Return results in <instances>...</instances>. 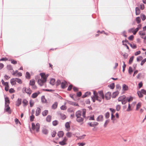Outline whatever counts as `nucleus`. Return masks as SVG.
<instances>
[{"instance_id":"nucleus-12","label":"nucleus","mask_w":146,"mask_h":146,"mask_svg":"<svg viewBox=\"0 0 146 146\" xmlns=\"http://www.w3.org/2000/svg\"><path fill=\"white\" fill-rule=\"evenodd\" d=\"M41 110L39 108H37L36 111L35 115L36 116H38L40 113Z\"/></svg>"},{"instance_id":"nucleus-13","label":"nucleus","mask_w":146,"mask_h":146,"mask_svg":"<svg viewBox=\"0 0 146 146\" xmlns=\"http://www.w3.org/2000/svg\"><path fill=\"white\" fill-rule=\"evenodd\" d=\"M22 103L23 105V106L24 107H26L28 104V101L25 99H24L23 100Z\"/></svg>"},{"instance_id":"nucleus-50","label":"nucleus","mask_w":146,"mask_h":146,"mask_svg":"<svg viewBox=\"0 0 146 146\" xmlns=\"http://www.w3.org/2000/svg\"><path fill=\"white\" fill-rule=\"evenodd\" d=\"M115 87L114 85V83H112L110 84V88L111 89H113Z\"/></svg>"},{"instance_id":"nucleus-55","label":"nucleus","mask_w":146,"mask_h":146,"mask_svg":"<svg viewBox=\"0 0 146 146\" xmlns=\"http://www.w3.org/2000/svg\"><path fill=\"white\" fill-rule=\"evenodd\" d=\"M72 87H73V86L72 85H71V84L68 87V89H67L68 90L70 91L72 89Z\"/></svg>"},{"instance_id":"nucleus-59","label":"nucleus","mask_w":146,"mask_h":146,"mask_svg":"<svg viewBox=\"0 0 146 146\" xmlns=\"http://www.w3.org/2000/svg\"><path fill=\"white\" fill-rule=\"evenodd\" d=\"M134 38L133 36L132 35L129 36L128 38V39L131 40H133Z\"/></svg>"},{"instance_id":"nucleus-24","label":"nucleus","mask_w":146,"mask_h":146,"mask_svg":"<svg viewBox=\"0 0 146 146\" xmlns=\"http://www.w3.org/2000/svg\"><path fill=\"white\" fill-rule=\"evenodd\" d=\"M64 134V133L62 131H60L58 133V135L59 137H62Z\"/></svg>"},{"instance_id":"nucleus-57","label":"nucleus","mask_w":146,"mask_h":146,"mask_svg":"<svg viewBox=\"0 0 146 146\" xmlns=\"http://www.w3.org/2000/svg\"><path fill=\"white\" fill-rule=\"evenodd\" d=\"M105 117L106 118H108L110 117V113L109 112L106 113L105 114Z\"/></svg>"},{"instance_id":"nucleus-40","label":"nucleus","mask_w":146,"mask_h":146,"mask_svg":"<svg viewBox=\"0 0 146 146\" xmlns=\"http://www.w3.org/2000/svg\"><path fill=\"white\" fill-rule=\"evenodd\" d=\"M26 78L28 79H30V75L29 73L28 72H27L26 74Z\"/></svg>"},{"instance_id":"nucleus-61","label":"nucleus","mask_w":146,"mask_h":146,"mask_svg":"<svg viewBox=\"0 0 146 146\" xmlns=\"http://www.w3.org/2000/svg\"><path fill=\"white\" fill-rule=\"evenodd\" d=\"M61 83V81L59 80H58L56 82V84L57 86H58L59 84H60Z\"/></svg>"},{"instance_id":"nucleus-17","label":"nucleus","mask_w":146,"mask_h":146,"mask_svg":"<svg viewBox=\"0 0 146 146\" xmlns=\"http://www.w3.org/2000/svg\"><path fill=\"white\" fill-rule=\"evenodd\" d=\"M58 103L56 102L52 105V108L53 109H56L58 106Z\"/></svg>"},{"instance_id":"nucleus-45","label":"nucleus","mask_w":146,"mask_h":146,"mask_svg":"<svg viewBox=\"0 0 146 146\" xmlns=\"http://www.w3.org/2000/svg\"><path fill=\"white\" fill-rule=\"evenodd\" d=\"M141 17L143 21L145 20L146 18V17L145 15L143 14L141 15Z\"/></svg>"},{"instance_id":"nucleus-19","label":"nucleus","mask_w":146,"mask_h":146,"mask_svg":"<svg viewBox=\"0 0 146 146\" xmlns=\"http://www.w3.org/2000/svg\"><path fill=\"white\" fill-rule=\"evenodd\" d=\"M59 115L62 119H64L66 118V115H65L64 114L60 113L59 114Z\"/></svg>"},{"instance_id":"nucleus-26","label":"nucleus","mask_w":146,"mask_h":146,"mask_svg":"<svg viewBox=\"0 0 146 146\" xmlns=\"http://www.w3.org/2000/svg\"><path fill=\"white\" fill-rule=\"evenodd\" d=\"M42 133L45 135H46L48 133V131L45 128H43L42 130Z\"/></svg>"},{"instance_id":"nucleus-58","label":"nucleus","mask_w":146,"mask_h":146,"mask_svg":"<svg viewBox=\"0 0 146 146\" xmlns=\"http://www.w3.org/2000/svg\"><path fill=\"white\" fill-rule=\"evenodd\" d=\"M35 118V116L34 115H32L30 117V121H33L34 118Z\"/></svg>"},{"instance_id":"nucleus-63","label":"nucleus","mask_w":146,"mask_h":146,"mask_svg":"<svg viewBox=\"0 0 146 146\" xmlns=\"http://www.w3.org/2000/svg\"><path fill=\"white\" fill-rule=\"evenodd\" d=\"M142 93L145 95H146V91L144 89H142L141 90Z\"/></svg>"},{"instance_id":"nucleus-22","label":"nucleus","mask_w":146,"mask_h":146,"mask_svg":"<svg viewBox=\"0 0 146 146\" xmlns=\"http://www.w3.org/2000/svg\"><path fill=\"white\" fill-rule=\"evenodd\" d=\"M122 89L124 91H126L128 90V86L125 84H123L122 86Z\"/></svg>"},{"instance_id":"nucleus-34","label":"nucleus","mask_w":146,"mask_h":146,"mask_svg":"<svg viewBox=\"0 0 146 146\" xmlns=\"http://www.w3.org/2000/svg\"><path fill=\"white\" fill-rule=\"evenodd\" d=\"M58 121L56 120H55L52 121V124L54 126H56L58 124Z\"/></svg>"},{"instance_id":"nucleus-7","label":"nucleus","mask_w":146,"mask_h":146,"mask_svg":"<svg viewBox=\"0 0 146 146\" xmlns=\"http://www.w3.org/2000/svg\"><path fill=\"white\" fill-rule=\"evenodd\" d=\"M137 32V31H136V29L134 28H131L128 30V32L129 33H133L134 35H135Z\"/></svg>"},{"instance_id":"nucleus-62","label":"nucleus","mask_w":146,"mask_h":146,"mask_svg":"<svg viewBox=\"0 0 146 146\" xmlns=\"http://www.w3.org/2000/svg\"><path fill=\"white\" fill-rule=\"evenodd\" d=\"M141 52L140 51H138L135 53V56H137L139 54L141 53Z\"/></svg>"},{"instance_id":"nucleus-1","label":"nucleus","mask_w":146,"mask_h":146,"mask_svg":"<svg viewBox=\"0 0 146 146\" xmlns=\"http://www.w3.org/2000/svg\"><path fill=\"white\" fill-rule=\"evenodd\" d=\"M86 110L85 109H82V112L80 110L77 111L75 113V115L76 117V120L78 122L80 123L81 124L83 123L84 118L86 117Z\"/></svg>"},{"instance_id":"nucleus-10","label":"nucleus","mask_w":146,"mask_h":146,"mask_svg":"<svg viewBox=\"0 0 146 146\" xmlns=\"http://www.w3.org/2000/svg\"><path fill=\"white\" fill-rule=\"evenodd\" d=\"M111 93L110 92H108L105 94V98L106 100H108L110 99Z\"/></svg>"},{"instance_id":"nucleus-64","label":"nucleus","mask_w":146,"mask_h":146,"mask_svg":"<svg viewBox=\"0 0 146 146\" xmlns=\"http://www.w3.org/2000/svg\"><path fill=\"white\" fill-rule=\"evenodd\" d=\"M78 144L79 145V146H83L85 145V143H78Z\"/></svg>"},{"instance_id":"nucleus-31","label":"nucleus","mask_w":146,"mask_h":146,"mask_svg":"<svg viewBox=\"0 0 146 146\" xmlns=\"http://www.w3.org/2000/svg\"><path fill=\"white\" fill-rule=\"evenodd\" d=\"M135 20L137 24H139L141 22V19L139 17H138L136 18Z\"/></svg>"},{"instance_id":"nucleus-44","label":"nucleus","mask_w":146,"mask_h":146,"mask_svg":"<svg viewBox=\"0 0 146 146\" xmlns=\"http://www.w3.org/2000/svg\"><path fill=\"white\" fill-rule=\"evenodd\" d=\"M30 106L31 107L34 104V102L33 100H31L29 102Z\"/></svg>"},{"instance_id":"nucleus-29","label":"nucleus","mask_w":146,"mask_h":146,"mask_svg":"<svg viewBox=\"0 0 146 146\" xmlns=\"http://www.w3.org/2000/svg\"><path fill=\"white\" fill-rule=\"evenodd\" d=\"M35 81L34 80H30L29 84L31 86H33L35 85Z\"/></svg>"},{"instance_id":"nucleus-4","label":"nucleus","mask_w":146,"mask_h":146,"mask_svg":"<svg viewBox=\"0 0 146 146\" xmlns=\"http://www.w3.org/2000/svg\"><path fill=\"white\" fill-rule=\"evenodd\" d=\"M32 129L36 131V132H38L39 131V129L40 127V125L38 123H36V125L33 123H32Z\"/></svg>"},{"instance_id":"nucleus-9","label":"nucleus","mask_w":146,"mask_h":146,"mask_svg":"<svg viewBox=\"0 0 146 146\" xmlns=\"http://www.w3.org/2000/svg\"><path fill=\"white\" fill-rule=\"evenodd\" d=\"M65 126L66 128V131H70V126L69 123L68 122H66L65 124Z\"/></svg>"},{"instance_id":"nucleus-32","label":"nucleus","mask_w":146,"mask_h":146,"mask_svg":"<svg viewBox=\"0 0 146 146\" xmlns=\"http://www.w3.org/2000/svg\"><path fill=\"white\" fill-rule=\"evenodd\" d=\"M128 44L133 48H137L136 45L135 44H131L129 43H128Z\"/></svg>"},{"instance_id":"nucleus-25","label":"nucleus","mask_w":146,"mask_h":146,"mask_svg":"<svg viewBox=\"0 0 146 146\" xmlns=\"http://www.w3.org/2000/svg\"><path fill=\"white\" fill-rule=\"evenodd\" d=\"M103 117L102 115H99L97 118V120L98 121H102L103 120Z\"/></svg>"},{"instance_id":"nucleus-51","label":"nucleus","mask_w":146,"mask_h":146,"mask_svg":"<svg viewBox=\"0 0 146 146\" xmlns=\"http://www.w3.org/2000/svg\"><path fill=\"white\" fill-rule=\"evenodd\" d=\"M141 27V24H139L137 26V27L136 29V31H139V29H140Z\"/></svg>"},{"instance_id":"nucleus-48","label":"nucleus","mask_w":146,"mask_h":146,"mask_svg":"<svg viewBox=\"0 0 146 146\" xmlns=\"http://www.w3.org/2000/svg\"><path fill=\"white\" fill-rule=\"evenodd\" d=\"M56 134V132L55 131H53L52 132L51 135L52 137H54Z\"/></svg>"},{"instance_id":"nucleus-38","label":"nucleus","mask_w":146,"mask_h":146,"mask_svg":"<svg viewBox=\"0 0 146 146\" xmlns=\"http://www.w3.org/2000/svg\"><path fill=\"white\" fill-rule=\"evenodd\" d=\"M133 58L134 56H132L130 58L129 62V64H131V63L133 61Z\"/></svg>"},{"instance_id":"nucleus-43","label":"nucleus","mask_w":146,"mask_h":146,"mask_svg":"<svg viewBox=\"0 0 146 146\" xmlns=\"http://www.w3.org/2000/svg\"><path fill=\"white\" fill-rule=\"evenodd\" d=\"M60 109L62 110H65L67 108L65 105H62L60 107Z\"/></svg>"},{"instance_id":"nucleus-27","label":"nucleus","mask_w":146,"mask_h":146,"mask_svg":"<svg viewBox=\"0 0 146 146\" xmlns=\"http://www.w3.org/2000/svg\"><path fill=\"white\" fill-rule=\"evenodd\" d=\"M52 117L50 115H48L46 118V121L48 122H50L51 120Z\"/></svg>"},{"instance_id":"nucleus-15","label":"nucleus","mask_w":146,"mask_h":146,"mask_svg":"<svg viewBox=\"0 0 146 146\" xmlns=\"http://www.w3.org/2000/svg\"><path fill=\"white\" fill-rule=\"evenodd\" d=\"M21 103V99L18 98L16 102V105L17 106H19Z\"/></svg>"},{"instance_id":"nucleus-2","label":"nucleus","mask_w":146,"mask_h":146,"mask_svg":"<svg viewBox=\"0 0 146 146\" xmlns=\"http://www.w3.org/2000/svg\"><path fill=\"white\" fill-rule=\"evenodd\" d=\"M94 96L92 97L93 102H95L96 100L98 101L99 102H100L102 98L104 99V98L103 92L101 91L98 92V94L95 91H93Z\"/></svg>"},{"instance_id":"nucleus-6","label":"nucleus","mask_w":146,"mask_h":146,"mask_svg":"<svg viewBox=\"0 0 146 146\" xmlns=\"http://www.w3.org/2000/svg\"><path fill=\"white\" fill-rule=\"evenodd\" d=\"M68 139L65 137L62 141L59 142V144L62 145H66L67 144L66 141Z\"/></svg>"},{"instance_id":"nucleus-5","label":"nucleus","mask_w":146,"mask_h":146,"mask_svg":"<svg viewBox=\"0 0 146 146\" xmlns=\"http://www.w3.org/2000/svg\"><path fill=\"white\" fill-rule=\"evenodd\" d=\"M127 100L124 95L121 96L118 98V101L121 102L123 104H125L127 102Z\"/></svg>"},{"instance_id":"nucleus-33","label":"nucleus","mask_w":146,"mask_h":146,"mask_svg":"<svg viewBox=\"0 0 146 146\" xmlns=\"http://www.w3.org/2000/svg\"><path fill=\"white\" fill-rule=\"evenodd\" d=\"M66 136L69 138H70L72 136V133L71 132H68L66 134Z\"/></svg>"},{"instance_id":"nucleus-21","label":"nucleus","mask_w":146,"mask_h":146,"mask_svg":"<svg viewBox=\"0 0 146 146\" xmlns=\"http://www.w3.org/2000/svg\"><path fill=\"white\" fill-rule=\"evenodd\" d=\"M135 13L136 15H139L140 13V10L138 7H136L135 8Z\"/></svg>"},{"instance_id":"nucleus-35","label":"nucleus","mask_w":146,"mask_h":146,"mask_svg":"<svg viewBox=\"0 0 146 146\" xmlns=\"http://www.w3.org/2000/svg\"><path fill=\"white\" fill-rule=\"evenodd\" d=\"M141 106V103L140 102L139 103L137 104L136 106V110H137L139 109L140 108Z\"/></svg>"},{"instance_id":"nucleus-41","label":"nucleus","mask_w":146,"mask_h":146,"mask_svg":"<svg viewBox=\"0 0 146 146\" xmlns=\"http://www.w3.org/2000/svg\"><path fill=\"white\" fill-rule=\"evenodd\" d=\"M5 106L6 111L7 112L9 111L10 109L9 107V105H5Z\"/></svg>"},{"instance_id":"nucleus-46","label":"nucleus","mask_w":146,"mask_h":146,"mask_svg":"<svg viewBox=\"0 0 146 146\" xmlns=\"http://www.w3.org/2000/svg\"><path fill=\"white\" fill-rule=\"evenodd\" d=\"M11 63L14 64H16L17 63V61L15 60L11 59Z\"/></svg>"},{"instance_id":"nucleus-49","label":"nucleus","mask_w":146,"mask_h":146,"mask_svg":"<svg viewBox=\"0 0 146 146\" xmlns=\"http://www.w3.org/2000/svg\"><path fill=\"white\" fill-rule=\"evenodd\" d=\"M133 72V70L131 67H129V73L131 74Z\"/></svg>"},{"instance_id":"nucleus-39","label":"nucleus","mask_w":146,"mask_h":146,"mask_svg":"<svg viewBox=\"0 0 146 146\" xmlns=\"http://www.w3.org/2000/svg\"><path fill=\"white\" fill-rule=\"evenodd\" d=\"M55 82V80L54 79H52L51 80L50 83L52 85H53L54 84Z\"/></svg>"},{"instance_id":"nucleus-54","label":"nucleus","mask_w":146,"mask_h":146,"mask_svg":"<svg viewBox=\"0 0 146 146\" xmlns=\"http://www.w3.org/2000/svg\"><path fill=\"white\" fill-rule=\"evenodd\" d=\"M140 8L141 10H143L145 8V6L143 4H141L140 5Z\"/></svg>"},{"instance_id":"nucleus-60","label":"nucleus","mask_w":146,"mask_h":146,"mask_svg":"<svg viewBox=\"0 0 146 146\" xmlns=\"http://www.w3.org/2000/svg\"><path fill=\"white\" fill-rule=\"evenodd\" d=\"M120 108L121 107L119 105H117L116 107V110L117 111H119L120 110Z\"/></svg>"},{"instance_id":"nucleus-37","label":"nucleus","mask_w":146,"mask_h":146,"mask_svg":"<svg viewBox=\"0 0 146 146\" xmlns=\"http://www.w3.org/2000/svg\"><path fill=\"white\" fill-rule=\"evenodd\" d=\"M119 94L118 92H114L113 94V98L115 97Z\"/></svg>"},{"instance_id":"nucleus-36","label":"nucleus","mask_w":146,"mask_h":146,"mask_svg":"<svg viewBox=\"0 0 146 146\" xmlns=\"http://www.w3.org/2000/svg\"><path fill=\"white\" fill-rule=\"evenodd\" d=\"M16 81L19 84H21L22 83V80L19 78H16Z\"/></svg>"},{"instance_id":"nucleus-56","label":"nucleus","mask_w":146,"mask_h":146,"mask_svg":"<svg viewBox=\"0 0 146 146\" xmlns=\"http://www.w3.org/2000/svg\"><path fill=\"white\" fill-rule=\"evenodd\" d=\"M139 34L141 35H145V33L143 32L142 31H139Z\"/></svg>"},{"instance_id":"nucleus-18","label":"nucleus","mask_w":146,"mask_h":146,"mask_svg":"<svg viewBox=\"0 0 146 146\" xmlns=\"http://www.w3.org/2000/svg\"><path fill=\"white\" fill-rule=\"evenodd\" d=\"M5 85V90L6 91H8V90H9V88L8 82H6L5 83V85Z\"/></svg>"},{"instance_id":"nucleus-52","label":"nucleus","mask_w":146,"mask_h":146,"mask_svg":"<svg viewBox=\"0 0 146 146\" xmlns=\"http://www.w3.org/2000/svg\"><path fill=\"white\" fill-rule=\"evenodd\" d=\"M9 92L11 93H13L15 92V90L13 88H11L9 90Z\"/></svg>"},{"instance_id":"nucleus-30","label":"nucleus","mask_w":146,"mask_h":146,"mask_svg":"<svg viewBox=\"0 0 146 146\" xmlns=\"http://www.w3.org/2000/svg\"><path fill=\"white\" fill-rule=\"evenodd\" d=\"M137 94L139 98H142L143 96V95L142 94V92L141 90L137 92Z\"/></svg>"},{"instance_id":"nucleus-16","label":"nucleus","mask_w":146,"mask_h":146,"mask_svg":"<svg viewBox=\"0 0 146 146\" xmlns=\"http://www.w3.org/2000/svg\"><path fill=\"white\" fill-rule=\"evenodd\" d=\"M39 94L40 92H39L34 93L32 95V97L33 98H35Z\"/></svg>"},{"instance_id":"nucleus-28","label":"nucleus","mask_w":146,"mask_h":146,"mask_svg":"<svg viewBox=\"0 0 146 146\" xmlns=\"http://www.w3.org/2000/svg\"><path fill=\"white\" fill-rule=\"evenodd\" d=\"M48 110H45L42 112V115L44 116H46L48 113Z\"/></svg>"},{"instance_id":"nucleus-14","label":"nucleus","mask_w":146,"mask_h":146,"mask_svg":"<svg viewBox=\"0 0 146 146\" xmlns=\"http://www.w3.org/2000/svg\"><path fill=\"white\" fill-rule=\"evenodd\" d=\"M16 78H13L11 79L10 80V83L12 85H14L16 84Z\"/></svg>"},{"instance_id":"nucleus-3","label":"nucleus","mask_w":146,"mask_h":146,"mask_svg":"<svg viewBox=\"0 0 146 146\" xmlns=\"http://www.w3.org/2000/svg\"><path fill=\"white\" fill-rule=\"evenodd\" d=\"M40 75L41 76V78L38 80V83L39 85L42 86L43 84L45 82L46 80L47 77L45 73H41Z\"/></svg>"},{"instance_id":"nucleus-11","label":"nucleus","mask_w":146,"mask_h":146,"mask_svg":"<svg viewBox=\"0 0 146 146\" xmlns=\"http://www.w3.org/2000/svg\"><path fill=\"white\" fill-rule=\"evenodd\" d=\"M24 89L25 92L27 93L29 95H30L31 94L32 91V90L29 88H25Z\"/></svg>"},{"instance_id":"nucleus-23","label":"nucleus","mask_w":146,"mask_h":146,"mask_svg":"<svg viewBox=\"0 0 146 146\" xmlns=\"http://www.w3.org/2000/svg\"><path fill=\"white\" fill-rule=\"evenodd\" d=\"M91 92H86L84 95L82 96V97L83 98H85L86 97L88 96L91 95Z\"/></svg>"},{"instance_id":"nucleus-42","label":"nucleus","mask_w":146,"mask_h":146,"mask_svg":"<svg viewBox=\"0 0 146 146\" xmlns=\"http://www.w3.org/2000/svg\"><path fill=\"white\" fill-rule=\"evenodd\" d=\"M109 119L107 120L106 121L105 123L104 124V127H106L107 126V125L109 123Z\"/></svg>"},{"instance_id":"nucleus-8","label":"nucleus","mask_w":146,"mask_h":146,"mask_svg":"<svg viewBox=\"0 0 146 146\" xmlns=\"http://www.w3.org/2000/svg\"><path fill=\"white\" fill-rule=\"evenodd\" d=\"M68 84L65 81H64L61 83V87L62 88L64 89L67 87Z\"/></svg>"},{"instance_id":"nucleus-53","label":"nucleus","mask_w":146,"mask_h":146,"mask_svg":"<svg viewBox=\"0 0 146 146\" xmlns=\"http://www.w3.org/2000/svg\"><path fill=\"white\" fill-rule=\"evenodd\" d=\"M145 62H146V58H145L141 61V65L142 66Z\"/></svg>"},{"instance_id":"nucleus-20","label":"nucleus","mask_w":146,"mask_h":146,"mask_svg":"<svg viewBox=\"0 0 146 146\" xmlns=\"http://www.w3.org/2000/svg\"><path fill=\"white\" fill-rule=\"evenodd\" d=\"M5 105H9L10 103V101L9 98L6 97L5 98Z\"/></svg>"},{"instance_id":"nucleus-47","label":"nucleus","mask_w":146,"mask_h":146,"mask_svg":"<svg viewBox=\"0 0 146 146\" xmlns=\"http://www.w3.org/2000/svg\"><path fill=\"white\" fill-rule=\"evenodd\" d=\"M143 57L141 56H139L137 58V61H139L142 60Z\"/></svg>"}]
</instances>
